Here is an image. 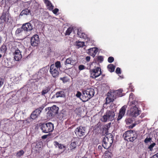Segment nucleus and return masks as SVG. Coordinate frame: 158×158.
<instances>
[{"label":"nucleus","instance_id":"12","mask_svg":"<svg viewBox=\"0 0 158 158\" xmlns=\"http://www.w3.org/2000/svg\"><path fill=\"white\" fill-rule=\"evenodd\" d=\"M11 18L10 14L9 13H7V12H3L2 13V15L0 17V19L3 21L2 23H4L10 22L9 20Z\"/></svg>","mask_w":158,"mask_h":158},{"label":"nucleus","instance_id":"16","mask_svg":"<svg viewBox=\"0 0 158 158\" xmlns=\"http://www.w3.org/2000/svg\"><path fill=\"white\" fill-rule=\"evenodd\" d=\"M22 27L25 33L32 30L33 29L32 25L29 23L23 24Z\"/></svg>","mask_w":158,"mask_h":158},{"label":"nucleus","instance_id":"46","mask_svg":"<svg viewBox=\"0 0 158 158\" xmlns=\"http://www.w3.org/2000/svg\"><path fill=\"white\" fill-rule=\"evenodd\" d=\"M134 87L131 84L129 86V88L131 89V90L132 92H134Z\"/></svg>","mask_w":158,"mask_h":158},{"label":"nucleus","instance_id":"39","mask_svg":"<svg viewBox=\"0 0 158 158\" xmlns=\"http://www.w3.org/2000/svg\"><path fill=\"white\" fill-rule=\"evenodd\" d=\"M114 60V58L112 56H110L108 59V61L110 63H111Z\"/></svg>","mask_w":158,"mask_h":158},{"label":"nucleus","instance_id":"56","mask_svg":"<svg viewBox=\"0 0 158 158\" xmlns=\"http://www.w3.org/2000/svg\"><path fill=\"white\" fill-rule=\"evenodd\" d=\"M82 158H87V157H85V156H84V157H82Z\"/></svg>","mask_w":158,"mask_h":158},{"label":"nucleus","instance_id":"15","mask_svg":"<svg viewBox=\"0 0 158 158\" xmlns=\"http://www.w3.org/2000/svg\"><path fill=\"white\" fill-rule=\"evenodd\" d=\"M59 69L50 65L49 71L51 75L54 78L57 77L59 75Z\"/></svg>","mask_w":158,"mask_h":158},{"label":"nucleus","instance_id":"7","mask_svg":"<svg viewBox=\"0 0 158 158\" xmlns=\"http://www.w3.org/2000/svg\"><path fill=\"white\" fill-rule=\"evenodd\" d=\"M59 110L58 107L53 105L50 108V110L47 112L48 116L50 118H53L58 114Z\"/></svg>","mask_w":158,"mask_h":158},{"label":"nucleus","instance_id":"23","mask_svg":"<svg viewBox=\"0 0 158 158\" xmlns=\"http://www.w3.org/2000/svg\"><path fill=\"white\" fill-rule=\"evenodd\" d=\"M113 92L116 98L118 97H121L123 96L122 94L123 90L122 89H119L114 91Z\"/></svg>","mask_w":158,"mask_h":158},{"label":"nucleus","instance_id":"13","mask_svg":"<svg viewBox=\"0 0 158 158\" xmlns=\"http://www.w3.org/2000/svg\"><path fill=\"white\" fill-rule=\"evenodd\" d=\"M115 98H116L113 94V92L110 91L107 94V97L106 99V104L110 103L111 102H113L114 99Z\"/></svg>","mask_w":158,"mask_h":158},{"label":"nucleus","instance_id":"17","mask_svg":"<svg viewBox=\"0 0 158 158\" xmlns=\"http://www.w3.org/2000/svg\"><path fill=\"white\" fill-rule=\"evenodd\" d=\"M14 59L16 61H19L22 58V55L20 51L17 48L15 50L14 53Z\"/></svg>","mask_w":158,"mask_h":158},{"label":"nucleus","instance_id":"2","mask_svg":"<svg viewBox=\"0 0 158 158\" xmlns=\"http://www.w3.org/2000/svg\"><path fill=\"white\" fill-rule=\"evenodd\" d=\"M39 126L43 133H48L53 131L54 128V124L51 122L40 123Z\"/></svg>","mask_w":158,"mask_h":158},{"label":"nucleus","instance_id":"18","mask_svg":"<svg viewBox=\"0 0 158 158\" xmlns=\"http://www.w3.org/2000/svg\"><path fill=\"white\" fill-rule=\"evenodd\" d=\"M25 34L26 33L23 28H22V27H21L17 28L15 32V35L17 36H23L24 37H25L26 36Z\"/></svg>","mask_w":158,"mask_h":158},{"label":"nucleus","instance_id":"27","mask_svg":"<svg viewBox=\"0 0 158 158\" xmlns=\"http://www.w3.org/2000/svg\"><path fill=\"white\" fill-rule=\"evenodd\" d=\"M51 65L59 70H60V68L61 67L60 62L58 61L56 62L55 64H51Z\"/></svg>","mask_w":158,"mask_h":158},{"label":"nucleus","instance_id":"32","mask_svg":"<svg viewBox=\"0 0 158 158\" xmlns=\"http://www.w3.org/2000/svg\"><path fill=\"white\" fill-rule=\"evenodd\" d=\"M73 30V27H69L67 30L66 31L65 35H70V34L72 32Z\"/></svg>","mask_w":158,"mask_h":158},{"label":"nucleus","instance_id":"5","mask_svg":"<svg viewBox=\"0 0 158 158\" xmlns=\"http://www.w3.org/2000/svg\"><path fill=\"white\" fill-rule=\"evenodd\" d=\"M114 116L115 114L114 111L108 110L102 117V121L104 122H106L108 120L111 121L114 119Z\"/></svg>","mask_w":158,"mask_h":158},{"label":"nucleus","instance_id":"1","mask_svg":"<svg viewBox=\"0 0 158 158\" xmlns=\"http://www.w3.org/2000/svg\"><path fill=\"white\" fill-rule=\"evenodd\" d=\"M94 91L92 88L87 89L82 92V94L79 91H77L76 96L79 98L83 102L88 101L94 95Z\"/></svg>","mask_w":158,"mask_h":158},{"label":"nucleus","instance_id":"11","mask_svg":"<svg viewBox=\"0 0 158 158\" xmlns=\"http://www.w3.org/2000/svg\"><path fill=\"white\" fill-rule=\"evenodd\" d=\"M85 128L82 126H80L77 127L75 131V134L81 137L85 135Z\"/></svg>","mask_w":158,"mask_h":158},{"label":"nucleus","instance_id":"29","mask_svg":"<svg viewBox=\"0 0 158 158\" xmlns=\"http://www.w3.org/2000/svg\"><path fill=\"white\" fill-rule=\"evenodd\" d=\"M108 70L110 72H113L114 71L115 66L113 64H109L107 66Z\"/></svg>","mask_w":158,"mask_h":158},{"label":"nucleus","instance_id":"28","mask_svg":"<svg viewBox=\"0 0 158 158\" xmlns=\"http://www.w3.org/2000/svg\"><path fill=\"white\" fill-rule=\"evenodd\" d=\"M31 13V11L28 9H25L23 10L20 14V15L22 16L24 15H29Z\"/></svg>","mask_w":158,"mask_h":158},{"label":"nucleus","instance_id":"35","mask_svg":"<svg viewBox=\"0 0 158 158\" xmlns=\"http://www.w3.org/2000/svg\"><path fill=\"white\" fill-rule=\"evenodd\" d=\"M112 154L108 151H106L105 152V156L106 158H111Z\"/></svg>","mask_w":158,"mask_h":158},{"label":"nucleus","instance_id":"42","mask_svg":"<svg viewBox=\"0 0 158 158\" xmlns=\"http://www.w3.org/2000/svg\"><path fill=\"white\" fill-rule=\"evenodd\" d=\"M70 145H71V146H72V147H73V148H75L77 146V143L76 142H72L71 144Z\"/></svg>","mask_w":158,"mask_h":158},{"label":"nucleus","instance_id":"21","mask_svg":"<svg viewBox=\"0 0 158 158\" xmlns=\"http://www.w3.org/2000/svg\"><path fill=\"white\" fill-rule=\"evenodd\" d=\"M65 96L64 91H60L56 92V94L52 97V99L55 98H57L59 97H64Z\"/></svg>","mask_w":158,"mask_h":158},{"label":"nucleus","instance_id":"4","mask_svg":"<svg viewBox=\"0 0 158 158\" xmlns=\"http://www.w3.org/2000/svg\"><path fill=\"white\" fill-rule=\"evenodd\" d=\"M123 136L127 141L133 142L137 139V135L135 132L129 130L125 132Z\"/></svg>","mask_w":158,"mask_h":158},{"label":"nucleus","instance_id":"6","mask_svg":"<svg viewBox=\"0 0 158 158\" xmlns=\"http://www.w3.org/2000/svg\"><path fill=\"white\" fill-rule=\"evenodd\" d=\"M134 105L132 106L127 112L129 115L132 117H136L139 114L140 110L136 106V105Z\"/></svg>","mask_w":158,"mask_h":158},{"label":"nucleus","instance_id":"41","mask_svg":"<svg viewBox=\"0 0 158 158\" xmlns=\"http://www.w3.org/2000/svg\"><path fill=\"white\" fill-rule=\"evenodd\" d=\"M115 72L118 74H120L121 73L120 69L119 67H117L116 69Z\"/></svg>","mask_w":158,"mask_h":158},{"label":"nucleus","instance_id":"51","mask_svg":"<svg viewBox=\"0 0 158 158\" xmlns=\"http://www.w3.org/2000/svg\"><path fill=\"white\" fill-rule=\"evenodd\" d=\"M154 156H155L156 158H158V153H157L156 154L154 155Z\"/></svg>","mask_w":158,"mask_h":158},{"label":"nucleus","instance_id":"22","mask_svg":"<svg viewBox=\"0 0 158 158\" xmlns=\"http://www.w3.org/2000/svg\"><path fill=\"white\" fill-rule=\"evenodd\" d=\"M54 144L55 147L58 148L60 150H64L66 148V146L65 145L61 143H59L56 141H54Z\"/></svg>","mask_w":158,"mask_h":158},{"label":"nucleus","instance_id":"25","mask_svg":"<svg viewBox=\"0 0 158 158\" xmlns=\"http://www.w3.org/2000/svg\"><path fill=\"white\" fill-rule=\"evenodd\" d=\"M75 63V61L72 59L71 58L69 57L67 59L65 62V65L70 64L73 65Z\"/></svg>","mask_w":158,"mask_h":158},{"label":"nucleus","instance_id":"30","mask_svg":"<svg viewBox=\"0 0 158 158\" xmlns=\"http://www.w3.org/2000/svg\"><path fill=\"white\" fill-rule=\"evenodd\" d=\"M76 46L78 48L83 47L85 46V43L84 42L77 41L76 42Z\"/></svg>","mask_w":158,"mask_h":158},{"label":"nucleus","instance_id":"47","mask_svg":"<svg viewBox=\"0 0 158 158\" xmlns=\"http://www.w3.org/2000/svg\"><path fill=\"white\" fill-rule=\"evenodd\" d=\"M90 57L89 56H87L85 58V60L87 61H90Z\"/></svg>","mask_w":158,"mask_h":158},{"label":"nucleus","instance_id":"48","mask_svg":"<svg viewBox=\"0 0 158 158\" xmlns=\"http://www.w3.org/2000/svg\"><path fill=\"white\" fill-rule=\"evenodd\" d=\"M48 135H44L42 136L41 138L43 139H45L47 137Z\"/></svg>","mask_w":158,"mask_h":158},{"label":"nucleus","instance_id":"14","mask_svg":"<svg viewBox=\"0 0 158 158\" xmlns=\"http://www.w3.org/2000/svg\"><path fill=\"white\" fill-rule=\"evenodd\" d=\"M127 108V106L124 105L122 106L120 109L118 118L117 119V121L120 120L124 116Z\"/></svg>","mask_w":158,"mask_h":158},{"label":"nucleus","instance_id":"57","mask_svg":"<svg viewBox=\"0 0 158 158\" xmlns=\"http://www.w3.org/2000/svg\"><path fill=\"white\" fill-rule=\"evenodd\" d=\"M100 147V146H99L98 147V148H99V147Z\"/></svg>","mask_w":158,"mask_h":158},{"label":"nucleus","instance_id":"8","mask_svg":"<svg viewBox=\"0 0 158 158\" xmlns=\"http://www.w3.org/2000/svg\"><path fill=\"white\" fill-rule=\"evenodd\" d=\"M44 105H42L38 108L33 111L30 115L31 118L32 119H35L37 118L44 108Z\"/></svg>","mask_w":158,"mask_h":158},{"label":"nucleus","instance_id":"50","mask_svg":"<svg viewBox=\"0 0 158 158\" xmlns=\"http://www.w3.org/2000/svg\"><path fill=\"white\" fill-rule=\"evenodd\" d=\"M69 148H70V150L71 151H73V149H75V148H73V147H72V146H71V145L70 144L69 146Z\"/></svg>","mask_w":158,"mask_h":158},{"label":"nucleus","instance_id":"34","mask_svg":"<svg viewBox=\"0 0 158 158\" xmlns=\"http://www.w3.org/2000/svg\"><path fill=\"white\" fill-rule=\"evenodd\" d=\"M50 88L49 87H46L41 92V94L43 95L46 94L50 90Z\"/></svg>","mask_w":158,"mask_h":158},{"label":"nucleus","instance_id":"54","mask_svg":"<svg viewBox=\"0 0 158 158\" xmlns=\"http://www.w3.org/2000/svg\"><path fill=\"white\" fill-rule=\"evenodd\" d=\"M151 158H156V157L153 155L152 157H151Z\"/></svg>","mask_w":158,"mask_h":158},{"label":"nucleus","instance_id":"49","mask_svg":"<svg viewBox=\"0 0 158 158\" xmlns=\"http://www.w3.org/2000/svg\"><path fill=\"white\" fill-rule=\"evenodd\" d=\"M136 125V124L134 123L129 126V127L130 128H132L134 127Z\"/></svg>","mask_w":158,"mask_h":158},{"label":"nucleus","instance_id":"38","mask_svg":"<svg viewBox=\"0 0 158 158\" xmlns=\"http://www.w3.org/2000/svg\"><path fill=\"white\" fill-rule=\"evenodd\" d=\"M151 141L152 138H151L150 137H147L144 140V142L145 143H147L149 142H151Z\"/></svg>","mask_w":158,"mask_h":158},{"label":"nucleus","instance_id":"55","mask_svg":"<svg viewBox=\"0 0 158 158\" xmlns=\"http://www.w3.org/2000/svg\"><path fill=\"white\" fill-rule=\"evenodd\" d=\"M2 57V55L0 54V58H1Z\"/></svg>","mask_w":158,"mask_h":158},{"label":"nucleus","instance_id":"9","mask_svg":"<svg viewBox=\"0 0 158 158\" xmlns=\"http://www.w3.org/2000/svg\"><path fill=\"white\" fill-rule=\"evenodd\" d=\"M90 77L95 79L98 77L102 73L101 69L99 67H97L95 69L90 70Z\"/></svg>","mask_w":158,"mask_h":158},{"label":"nucleus","instance_id":"40","mask_svg":"<svg viewBox=\"0 0 158 158\" xmlns=\"http://www.w3.org/2000/svg\"><path fill=\"white\" fill-rule=\"evenodd\" d=\"M4 82V80L2 78L0 77V88L3 84Z\"/></svg>","mask_w":158,"mask_h":158},{"label":"nucleus","instance_id":"24","mask_svg":"<svg viewBox=\"0 0 158 158\" xmlns=\"http://www.w3.org/2000/svg\"><path fill=\"white\" fill-rule=\"evenodd\" d=\"M44 2L46 6L48 7V9L50 10H52L53 9V6L50 1L48 0H44Z\"/></svg>","mask_w":158,"mask_h":158},{"label":"nucleus","instance_id":"3","mask_svg":"<svg viewBox=\"0 0 158 158\" xmlns=\"http://www.w3.org/2000/svg\"><path fill=\"white\" fill-rule=\"evenodd\" d=\"M113 141L112 135L110 133L107 134L103 139L102 146L104 148L107 149L111 146Z\"/></svg>","mask_w":158,"mask_h":158},{"label":"nucleus","instance_id":"44","mask_svg":"<svg viewBox=\"0 0 158 158\" xmlns=\"http://www.w3.org/2000/svg\"><path fill=\"white\" fill-rule=\"evenodd\" d=\"M79 69L81 70L85 69V66L83 65H80L79 66Z\"/></svg>","mask_w":158,"mask_h":158},{"label":"nucleus","instance_id":"53","mask_svg":"<svg viewBox=\"0 0 158 158\" xmlns=\"http://www.w3.org/2000/svg\"><path fill=\"white\" fill-rule=\"evenodd\" d=\"M27 120H25V121H27V123H30V122H29L27 121Z\"/></svg>","mask_w":158,"mask_h":158},{"label":"nucleus","instance_id":"36","mask_svg":"<svg viewBox=\"0 0 158 158\" xmlns=\"http://www.w3.org/2000/svg\"><path fill=\"white\" fill-rule=\"evenodd\" d=\"M1 51L4 53H5L7 50L6 47L5 45H2L0 48Z\"/></svg>","mask_w":158,"mask_h":158},{"label":"nucleus","instance_id":"43","mask_svg":"<svg viewBox=\"0 0 158 158\" xmlns=\"http://www.w3.org/2000/svg\"><path fill=\"white\" fill-rule=\"evenodd\" d=\"M103 60V58L102 56H99L98 57V60L100 62H102Z\"/></svg>","mask_w":158,"mask_h":158},{"label":"nucleus","instance_id":"10","mask_svg":"<svg viewBox=\"0 0 158 158\" xmlns=\"http://www.w3.org/2000/svg\"><path fill=\"white\" fill-rule=\"evenodd\" d=\"M30 40L32 46H37L40 43L39 36L37 34L34 35L31 38Z\"/></svg>","mask_w":158,"mask_h":158},{"label":"nucleus","instance_id":"26","mask_svg":"<svg viewBox=\"0 0 158 158\" xmlns=\"http://www.w3.org/2000/svg\"><path fill=\"white\" fill-rule=\"evenodd\" d=\"M77 35L81 38L85 39L87 38V35L84 33L81 30H78Z\"/></svg>","mask_w":158,"mask_h":158},{"label":"nucleus","instance_id":"45","mask_svg":"<svg viewBox=\"0 0 158 158\" xmlns=\"http://www.w3.org/2000/svg\"><path fill=\"white\" fill-rule=\"evenodd\" d=\"M59 11V9L58 8H55L53 10L52 12L55 14H56Z\"/></svg>","mask_w":158,"mask_h":158},{"label":"nucleus","instance_id":"19","mask_svg":"<svg viewBox=\"0 0 158 158\" xmlns=\"http://www.w3.org/2000/svg\"><path fill=\"white\" fill-rule=\"evenodd\" d=\"M135 96L132 93L130 94L129 100L132 105H135L138 103V101L136 100Z\"/></svg>","mask_w":158,"mask_h":158},{"label":"nucleus","instance_id":"20","mask_svg":"<svg viewBox=\"0 0 158 158\" xmlns=\"http://www.w3.org/2000/svg\"><path fill=\"white\" fill-rule=\"evenodd\" d=\"M98 51V48H93L89 49L88 53L91 56L94 57Z\"/></svg>","mask_w":158,"mask_h":158},{"label":"nucleus","instance_id":"37","mask_svg":"<svg viewBox=\"0 0 158 158\" xmlns=\"http://www.w3.org/2000/svg\"><path fill=\"white\" fill-rule=\"evenodd\" d=\"M156 145V143H153L151 145H150L148 147L150 151H152L153 150V148Z\"/></svg>","mask_w":158,"mask_h":158},{"label":"nucleus","instance_id":"52","mask_svg":"<svg viewBox=\"0 0 158 158\" xmlns=\"http://www.w3.org/2000/svg\"><path fill=\"white\" fill-rule=\"evenodd\" d=\"M65 79L64 77H63L62 78H61L60 79L62 80L63 82H64V79Z\"/></svg>","mask_w":158,"mask_h":158},{"label":"nucleus","instance_id":"33","mask_svg":"<svg viewBox=\"0 0 158 158\" xmlns=\"http://www.w3.org/2000/svg\"><path fill=\"white\" fill-rule=\"evenodd\" d=\"M4 124L5 125H10L12 124V121L10 119L6 118L4 119Z\"/></svg>","mask_w":158,"mask_h":158},{"label":"nucleus","instance_id":"31","mask_svg":"<svg viewBox=\"0 0 158 158\" xmlns=\"http://www.w3.org/2000/svg\"><path fill=\"white\" fill-rule=\"evenodd\" d=\"M24 153V151L23 150H20L16 153V156L17 157H20L22 156L23 155Z\"/></svg>","mask_w":158,"mask_h":158}]
</instances>
